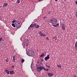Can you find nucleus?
Segmentation results:
<instances>
[{"instance_id":"nucleus-19","label":"nucleus","mask_w":77,"mask_h":77,"mask_svg":"<svg viewBox=\"0 0 77 77\" xmlns=\"http://www.w3.org/2000/svg\"><path fill=\"white\" fill-rule=\"evenodd\" d=\"M24 59H21V63H23L24 62Z\"/></svg>"},{"instance_id":"nucleus-1","label":"nucleus","mask_w":77,"mask_h":77,"mask_svg":"<svg viewBox=\"0 0 77 77\" xmlns=\"http://www.w3.org/2000/svg\"><path fill=\"white\" fill-rule=\"evenodd\" d=\"M26 54L28 56L32 57L34 56L35 53L34 52L32 51H29L26 52Z\"/></svg>"},{"instance_id":"nucleus-29","label":"nucleus","mask_w":77,"mask_h":77,"mask_svg":"<svg viewBox=\"0 0 77 77\" xmlns=\"http://www.w3.org/2000/svg\"><path fill=\"white\" fill-rule=\"evenodd\" d=\"M43 18H44V19L47 18V17H43Z\"/></svg>"},{"instance_id":"nucleus-35","label":"nucleus","mask_w":77,"mask_h":77,"mask_svg":"<svg viewBox=\"0 0 77 77\" xmlns=\"http://www.w3.org/2000/svg\"><path fill=\"white\" fill-rule=\"evenodd\" d=\"M43 61H44V60L42 59L41 60V61H42V62H43Z\"/></svg>"},{"instance_id":"nucleus-37","label":"nucleus","mask_w":77,"mask_h":77,"mask_svg":"<svg viewBox=\"0 0 77 77\" xmlns=\"http://www.w3.org/2000/svg\"><path fill=\"white\" fill-rule=\"evenodd\" d=\"M74 77H77V76H76V75H75L74 76Z\"/></svg>"},{"instance_id":"nucleus-33","label":"nucleus","mask_w":77,"mask_h":77,"mask_svg":"<svg viewBox=\"0 0 77 77\" xmlns=\"http://www.w3.org/2000/svg\"><path fill=\"white\" fill-rule=\"evenodd\" d=\"M14 66H12V68H14Z\"/></svg>"},{"instance_id":"nucleus-3","label":"nucleus","mask_w":77,"mask_h":77,"mask_svg":"<svg viewBox=\"0 0 77 77\" xmlns=\"http://www.w3.org/2000/svg\"><path fill=\"white\" fill-rule=\"evenodd\" d=\"M15 24L17 28H20V27H21V25L20 24L19 21L16 22Z\"/></svg>"},{"instance_id":"nucleus-21","label":"nucleus","mask_w":77,"mask_h":77,"mask_svg":"<svg viewBox=\"0 0 77 77\" xmlns=\"http://www.w3.org/2000/svg\"><path fill=\"white\" fill-rule=\"evenodd\" d=\"M16 21H17V20H13L12 23H15V22H16Z\"/></svg>"},{"instance_id":"nucleus-26","label":"nucleus","mask_w":77,"mask_h":77,"mask_svg":"<svg viewBox=\"0 0 77 77\" xmlns=\"http://www.w3.org/2000/svg\"><path fill=\"white\" fill-rule=\"evenodd\" d=\"M5 61L6 62H8V60L6 59L5 60Z\"/></svg>"},{"instance_id":"nucleus-32","label":"nucleus","mask_w":77,"mask_h":77,"mask_svg":"<svg viewBox=\"0 0 77 77\" xmlns=\"http://www.w3.org/2000/svg\"><path fill=\"white\" fill-rule=\"evenodd\" d=\"M46 36V35H45L44 34L43 36H45V37Z\"/></svg>"},{"instance_id":"nucleus-10","label":"nucleus","mask_w":77,"mask_h":77,"mask_svg":"<svg viewBox=\"0 0 77 77\" xmlns=\"http://www.w3.org/2000/svg\"><path fill=\"white\" fill-rule=\"evenodd\" d=\"M59 25V23H57L56 25H53L52 26H53L54 27H58Z\"/></svg>"},{"instance_id":"nucleus-4","label":"nucleus","mask_w":77,"mask_h":77,"mask_svg":"<svg viewBox=\"0 0 77 77\" xmlns=\"http://www.w3.org/2000/svg\"><path fill=\"white\" fill-rule=\"evenodd\" d=\"M39 66L40 67H38V69H39L40 70H42V69H44V70H45V71H49V70L48 69H46L44 68V67L41 66Z\"/></svg>"},{"instance_id":"nucleus-18","label":"nucleus","mask_w":77,"mask_h":77,"mask_svg":"<svg viewBox=\"0 0 77 77\" xmlns=\"http://www.w3.org/2000/svg\"><path fill=\"white\" fill-rule=\"evenodd\" d=\"M39 25H37L35 26V28H39Z\"/></svg>"},{"instance_id":"nucleus-34","label":"nucleus","mask_w":77,"mask_h":77,"mask_svg":"<svg viewBox=\"0 0 77 77\" xmlns=\"http://www.w3.org/2000/svg\"><path fill=\"white\" fill-rule=\"evenodd\" d=\"M38 71V72H40V70H37Z\"/></svg>"},{"instance_id":"nucleus-22","label":"nucleus","mask_w":77,"mask_h":77,"mask_svg":"<svg viewBox=\"0 0 77 77\" xmlns=\"http://www.w3.org/2000/svg\"><path fill=\"white\" fill-rule=\"evenodd\" d=\"M17 2L18 3H20V0H17Z\"/></svg>"},{"instance_id":"nucleus-31","label":"nucleus","mask_w":77,"mask_h":77,"mask_svg":"<svg viewBox=\"0 0 77 77\" xmlns=\"http://www.w3.org/2000/svg\"><path fill=\"white\" fill-rule=\"evenodd\" d=\"M75 3H76V5H77V1H75Z\"/></svg>"},{"instance_id":"nucleus-27","label":"nucleus","mask_w":77,"mask_h":77,"mask_svg":"<svg viewBox=\"0 0 77 77\" xmlns=\"http://www.w3.org/2000/svg\"><path fill=\"white\" fill-rule=\"evenodd\" d=\"M46 66H47L48 68H50V67L49 66H48L47 65H46Z\"/></svg>"},{"instance_id":"nucleus-5","label":"nucleus","mask_w":77,"mask_h":77,"mask_svg":"<svg viewBox=\"0 0 77 77\" xmlns=\"http://www.w3.org/2000/svg\"><path fill=\"white\" fill-rule=\"evenodd\" d=\"M50 59V56L49 55H48L46 57H45V58L44 59L45 60H47L48 59Z\"/></svg>"},{"instance_id":"nucleus-8","label":"nucleus","mask_w":77,"mask_h":77,"mask_svg":"<svg viewBox=\"0 0 77 77\" xmlns=\"http://www.w3.org/2000/svg\"><path fill=\"white\" fill-rule=\"evenodd\" d=\"M31 27H34V25H33V24H32L31 25H30V26L28 27V29H31Z\"/></svg>"},{"instance_id":"nucleus-11","label":"nucleus","mask_w":77,"mask_h":77,"mask_svg":"<svg viewBox=\"0 0 77 77\" xmlns=\"http://www.w3.org/2000/svg\"><path fill=\"white\" fill-rule=\"evenodd\" d=\"M15 62V56H13L12 62Z\"/></svg>"},{"instance_id":"nucleus-16","label":"nucleus","mask_w":77,"mask_h":77,"mask_svg":"<svg viewBox=\"0 0 77 77\" xmlns=\"http://www.w3.org/2000/svg\"><path fill=\"white\" fill-rule=\"evenodd\" d=\"M45 55V54L44 53H43L42 54H41L40 56H39L40 57H43V56H44Z\"/></svg>"},{"instance_id":"nucleus-13","label":"nucleus","mask_w":77,"mask_h":77,"mask_svg":"<svg viewBox=\"0 0 77 77\" xmlns=\"http://www.w3.org/2000/svg\"><path fill=\"white\" fill-rule=\"evenodd\" d=\"M75 49L77 51V42H76L75 44Z\"/></svg>"},{"instance_id":"nucleus-6","label":"nucleus","mask_w":77,"mask_h":77,"mask_svg":"<svg viewBox=\"0 0 77 77\" xmlns=\"http://www.w3.org/2000/svg\"><path fill=\"white\" fill-rule=\"evenodd\" d=\"M61 25L63 30H65V24H64L63 23Z\"/></svg>"},{"instance_id":"nucleus-2","label":"nucleus","mask_w":77,"mask_h":77,"mask_svg":"<svg viewBox=\"0 0 77 77\" xmlns=\"http://www.w3.org/2000/svg\"><path fill=\"white\" fill-rule=\"evenodd\" d=\"M49 23H51L53 24H57V20L55 19H51L49 21Z\"/></svg>"},{"instance_id":"nucleus-28","label":"nucleus","mask_w":77,"mask_h":77,"mask_svg":"<svg viewBox=\"0 0 77 77\" xmlns=\"http://www.w3.org/2000/svg\"><path fill=\"white\" fill-rule=\"evenodd\" d=\"M51 13V12H50V11H49L48 12V14L49 15H50V14Z\"/></svg>"},{"instance_id":"nucleus-20","label":"nucleus","mask_w":77,"mask_h":77,"mask_svg":"<svg viewBox=\"0 0 77 77\" xmlns=\"http://www.w3.org/2000/svg\"><path fill=\"white\" fill-rule=\"evenodd\" d=\"M57 66L58 68H62V66L61 65H57Z\"/></svg>"},{"instance_id":"nucleus-15","label":"nucleus","mask_w":77,"mask_h":77,"mask_svg":"<svg viewBox=\"0 0 77 77\" xmlns=\"http://www.w3.org/2000/svg\"><path fill=\"white\" fill-rule=\"evenodd\" d=\"M5 71L8 74H9V71L8 70L6 69L5 70Z\"/></svg>"},{"instance_id":"nucleus-25","label":"nucleus","mask_w":77,"mask_h":77,"mask_svg":"<svg viewBox=\"0 0 77 77\" xmlns=\"http://www.w3.org/2000/svg\"><path fill=\"white\" fill-rule=\"evenodd\" d=\"M46 38L47 40H49V38H48V37H46Z\"/></svg>"},{"instance_id":"nucleus-30","label":"nucleus","mask_w":77,"mask_h":77,"mask_svg":"<svg viewBox=\"0 0 77 77\" xmlns=\"http://www.w3.org/2000/svg\"><path fill=\"white\" fill-rule=\"evenodd\" d=\"M26 47H27V46H28V45H29V44H26Z\"/></svg>"},{"instance_id":"nucleus-23","label":"nucleus","mask_w":77,"mask_h":77,"mask_svg":"<svg viewBox=\"0 0 77 77\" xmlns=\"http://www.w3.org/2000/svg\"><path fill=\"white\" fill-rule=\"evenodd\" d=\"M2 39H3V38H2V37H1V38H0V41H2Z\"/></svg>"},{"instance_id":"nucleus-36","label":"nucleus","mask_w":77,"mask_h":77,"mask_svg":"<svg viewBox=\"0 0 77 77\" xmlns=\"http://www.w3.org/2000/svg\"><path fill=\"white\" fill-rule=\"evenodd\" d=\"M37 63H39V61H38V62H37Z\"/></svg>"},{"instance_id":"nucleus-12","label":"nucleus","mask_w":77,"mask_h":77,"mask_svg":"<svg viewBox=\"0 0 77 77\" xmlns=\"http://www.w3.org/2000/svg\"><path fill=\"white\" fill-rule=\"evenodd\" d=\"M7 5H8V3H5L4 5L3 6V8H4V7H6Z\"/></svg>"},{"instance_id":"nucleus-7","label":"nucleus","mask_w":77,"mask_h":77,"mask_svg":"<svg viewBox=\"0 0 77 77\" xmlns=\"http://www.w3.org/2000/svg\"><path fill=\"white\" fill-rule=\"evenodd\" d=\"M48 75L49 77H51V76L53 75V74L52 73H48Z\"/></svg>"},{"instance_id":"nucleus-14","label":"nucleus","mask_w":77,"mask_h":77,"mask_svg":"<svg viewBox=\"0 0 77 77\" xmlns=\"http://www.w3.org/2000/svg\"><path fill=\"white\" fill-rule=\"evenodd\" d=\"M9 72L11 75H12V74H14V71H11Z\"/></svg>"},{"instance_id":"nucleus-24","label":"nucleus","mask_w":77,"mask_h":77,"mask_svg":"<svg viewBox=\"0 0 77 77\" xmlns=\"http://www.w3.org/2000/svg\"><path fill=\"white\" fill-rule=\"evenodd\" d=\"M34 25V27H35V26H36V24L34 23V24H33Z\"/></svg>"},{"instance_id":"nucleus-17","label":"nucleus","mask_w":77,"mask_h":77,"mask_svg":"<svg viewBox=\"0 0 77 77\" xmlns=\"http://www.w3.org/2000/svg\"><path fill=\"white\" fill-rule=\"evenodd\" d=\"M11 25L12 26H13L14 27H16L14 23H12Z\"/></svg>"},{"instance_id":"nucleus-38","label":"nucleus","mask_w":77,"mask_h":77,"mask_svg":"<svg viewBox=\"0 0 77 77\" xmlns=\"http://www.w3.org/2000/svg\"><path fill=\"white\" fill-rule=\"evenodd\" d=\"M56 2H57V0H55Z\"/></svg>"},{"instance_id":"nucleus-9","label":"nucleus","mask_w":77,"mask_h":77,"mask_svg":"<svg viewBox=\"0 0 77 77\" xmlns=\"http://www.w3.org/2000/svg\"><path fill=\"white\" fill-rule=\"evenodd\" d=\"M39 35H40L41 36H44V34L41 32V31L39 32Z\"/></svg>"}]
</instances>
